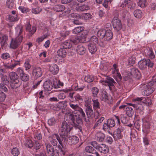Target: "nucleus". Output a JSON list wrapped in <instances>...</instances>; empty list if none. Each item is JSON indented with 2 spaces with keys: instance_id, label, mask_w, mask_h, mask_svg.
Listing matches in <instances>:
<instances>
[{
  "instance_id": "nucleus-18",
  "label": "nucleus",
  "mask_w": 156,
  "mask_h": 156,
  "mask_svg": "<svg viewBox=\"0 0 156 156\" xmlns=\"http://www.w3.org/2000/svg\"><path fill=\"white\" fill-rule=\"evenodd\" d=\"M98 150L102 153L106 154L109 151V149L105 144H102L99 145Z\"/></svg>"
},
{
  "instance_id": "nucleus-2",
  "label": "nucleus",
  "mask_w": 156,
  "mask_h": 156,
  "mask_svg": "<svg viewBox=\"0 0 156 156\" xmlns=\"http://www.w3.org/2000/svg\"><path fill=\"white\" fill-rule=\"evenodd\" d=\"M63 124L62 126L60 129V136L57 134H54L51 136V140L50 142L52 145L54 146H56L58 141L59 144L61 145H58V148L60 149V151L62 153L63 155H65V152L63 148V143L67 144V141L69 138V134L67 133L65 129L66 127L65 125Z\"/></svg>"
},
{
  "instance_id": "nucleus-15",
  "label": "nucleus",
  "mask_w": 156,
  "mask_h": 156,
  "mask_svg": "<svg viewBox=\"0 0 156 156\" xmlns=\"http://www.w3.org/2000/svg\"><path fill=\"white\" fill-rule=\"evenodd\" d=\"M43 87L45 91H50L52 89L53 85L50 81L47 80L44 83Z\"/></svg>"
},
{
  "instance_id": "nucleus-58",
  "label": "nucleus",
  "mask_w": 156,
  "mask_h": 156,
  "mask_svg": "<svg viewBox=\"0 0 156 156\" xmlns=\"http://www.w3.org/2000/svg\"><path fill=\"white\" fill-rule=\"evenodd\" d=\"M120 119L121 122L124 124L127 123L128 122V120L127 118L123 115H121Z\"/></svg>"
},
{
  "instance_id": "nucleus-46",
  "label": "nucleus",
  "mask_w": 156,
  "mask_h": 156,
  "mask_svg": "<svg viewBox=\"0 0 156 156\" xmlns=\"http://www.w3.org/2000/svg\"><path fill=\"white\" fill-rule=\"evenodd\" d=\"M93 101V106L95 109L100 108V103L98 99L94 100Z\"/></svg>"
},
{
  "instance_id": "nucleus-51",
  "label": "nucleus",
  "mask_w": 156,
  "mask_h": 156,
  "mask_svg": "<svg viewBox=\"0 0 156 156\" xmlns=\"http://www.w3.org/2000/svg\"><path fill=\"white\" fill-rule=\"evenodd\" d=\"M102 93H103V94L102 95V97L101 98V99L102 101H106L108 99L107 94L105 91L102 92Z\"/></svg>"
},
{
  "instance_id": "nucleus-45",
  "label": "nucleus",
  "mask_w": 156,
  "mask_h": 156,
  "mask_svg": "<svg viewBox=\"0 0 156 156\" xmlns=\"http://www.w3.org/2000/svg\"><path fill=\"white\" fill-rule=\"evenodd\" d=\"M20 153L19 150L17 147L13 148L11 151V153L15 156H18L20 154Z\"/></svg>"
},
{
  "instance_id": "nucleus-61",
  "label": "nucleus",
  "mask_w": 156,
  "mask_h": 156,
  "mask_svg": "<svg viewBox=\"0 0 156 156\" xmlns=\"http://www.w3.org/2000/svg\"><path fill=\"white\" fill-rule=\"evenodd\" d=\"M55 123V119L54 118H51L49 119L48 121V124L50 126H53L54 125Z\"/></svg>"
},
{
  "instance_id": "nucleus-1",
  "label": "nucleus",
  "mask_w": 156,
  "mask_h": 156,
  "mask_svg": "<svg viewBox=\"0 0 156 156\" xmlns=\"http://www.w3.org/2000/svg\"><path fill=\"white\" fill-rule=\"evenodd\" d=\"M64 119L66 121H64L62 122L61 126L63 123L65 124L66 127H65V129L68 134L73 127L77 129L80 132H82L81 125L82 120L80 115L72 113H68L66 114Z\"/></svg>"
},
{
  "instance_id": "nucleus-4",
  "label": "nucleus",
  "mask_w": 156,
  "mask_h": 156,
  "mask_svg": "<svg viewBox=\"0 0 156 156\" xmlns=\"http://www.w3.org/2000/svg\"><path fill=\"white\" fill-rule=\"evenodd\" d=\"M97 35L101 38H104L105 41H108L112 38L113 34L110 29L107 30L102 29L98 31L97 33Z\"/></svg>"
},
{
  "instance_id": "nucleus-11",
  "label": "nucleus",
  "mask_w": 156,
  "mask_h": 156,
  "mask_svg": "<svg viewBox=\"0 0 156 156\" xmlns=\"http://www.w3.org/2000/svg\"><path fill=\"white\" fill-rule=\"evenodd\" d=\"M25 27L26 31L29 32L28 34L29 37H30L36 32L37 29L36 27L33 26L31 29V25L29 22H27L26 24Z\"/></svg>"
},
{
  "instance_id": "nucleus-41",
  "label": "nucleus",
  "mask_w": 156,
  "mask_h": 156,
  "mask_svg": "<svg viewBox=\"0 0 156 156\" xmlns=\"http://www.w3.org/2000/svg\"><path fill=\"white\" fill-rule=\"evenodd\" d=\"M90 9L89 6L87 5H84L81 6L79 7L78 10L80 11H84Z\"/></svg>"
},
{
  "instance_id": "nucleus-5",
  "label": "nucleus",
  "mask_w": 156,
  "mask_h": 156,
  "mask_svg": "<svg viewBox=\"0 0 156 156\" xmlns=\"http://www.w3.org/2000/svg\"><path fill=\"white\" fill-rule=\"evenodd\" d=\"M9 76L12 82L10 86L12 89H16L20 87L21 83L19 81V76L16 73L11 72L9 73Z\"/></svg>"
},
{
  "instance_id": "nucleus-3",
  "label": "nucleus",
  "mask_w": 156,
  "mask_h": 156,
  "mask_svg": "<svg viewBox=\"0 0 156 156\" xmlns=\"http://www.w3.org/2000/svg\"><path fill=\"white\" fill-rule=\"evenodd\" d=\"M16 34L17 36L15 38H12L10 44V48L13 49L17 48L22 41L23 37L21 35L23 32L22 28L18 27L16 28Z\"/></svg>"
},
{
  "instance_id": "nucleus-32",
  "label": "nucleus",
  "mask_w": 156,
  "mask_h": 156,
  "mask_svg": "<svg viewBox=\"0 0 156 156\" xmlns=\"http://www.w3.org/2000/svg\"><path fill=\"white\" fill-rule=\"evenodd\" d=\"M147 52H145L146 55L148 56L151 59H153L155 58V55L154 53L152 50L151 49H149L147 50Z\"/></svg>"
},
{
  "instance_id": "nucleus-16",
  "label": "nucleus",
  "mask_w": 156,
  "mask_h": 156,
  "mask_svg": "<svg viewBox=\"0 0 156 156\" xmlns=\"http://www.w3.org/2000/svg\"><path fill=\"white\" fill-rule=\"evenodd\" d=\"M79 139L78 137L75 136H72L69 137L68 142V140H67V144H68L70 145L75 144L79 142Z\"/></svg>"
},
{
  "instance_id": "nucleus-35",
  "label": "nucleus",
  "mask_w": 156,
  "mask_h": 156,
  "mask_svg": "<svg viewBox=\"0 0 156 156\" xmlns=\"http://www.w3.org/2000/svg\"><path fill=\"white\" fill-rule=\"evenodd\" d=\"M84 28L83 27H78L75 28L73 30V34H76L83 31Z\"/></svg>"
},
{
  "instance_id": "nucleus-59",
  "label": "nucleus",
  "mask_w": 156,
  "mask_h": 156,
  "mask_svg": "<svg viewBox=\"0 0 156 156\" xmlns=\"http://www.w3.org/2000/svg\"><path fill=\"white\" fill-rule=\"evenodd\" d=\"M78 111L80 113V115L83 119L84 118H86L85 114L83 109L81 108L80 107Z\"/></svg>"
},
{
  "instance_id": "nucleus-56",
  "label": "nucleus",
  "mask_w": 156,
  "mask_h": 156,
  "mask_svg": "<svg viewBox=\"0 0 156 156\" xmlns=\"http://www.w3.org/2000/svg\"><path fill=\"white\" fill-rule=\"evenodd\" d=\"M69 105L72 108L75 110L78 111L80 108L77 104H73L70 103Z\"/></svg>"
},
{
  "instance_id": "nucleus-57",
  "label": "nucleus",
  "mask_w": 156,
  "mask_h": 156,
  "mask_svg": "<svg viewBox=\"0 0 156 156\" xmlns=\"http://www.w3.org/2000/svg\"><path fill=\"white\" fill-rule=\"evenodd\" d=\"M17 15H10L9 16V19L11 22H14L17 20Z\"/></svg>"
},
{
  "instance_id": "nucleus-31",
  "label": "nucleus",
  "mask_w": 156,
  "mask_h": 156,
  "mask_svg": "<svg viewBox=\"0 0 156 156\" xmlns=\"http://www.w3.org/2000/svg\"><path fill=\"white\" fill-rule=\"evenodd\" d=\"M24 145L26 147L31 148L33 146V143L31 140L27 139L24 141Z\"/></svg>"
},
{
  "instance_id": "nucleus-25",
  "label": "nucleus",
  "mask_w": 156,
  "mask_h": 156,
  "mask_svg": "<svg viewBox=\"0 0 156 156\" xmlns=\"http://www.w3.org/2000/svg\"><path fill=\"white\" fill-rule=\"evenodd\" d=\"M86 115L87 116V118H85L84 119V120L87 122H88L90 121V119L92 116L93 115V110L92 109L86 112Z\"/></svg>"
},
{
  "instance_id": "nucleus-21",
  "label": "nucleus",
  "mask_w": 156,
  "mask_h": 156,
  "mask_svg": "<svg viewBox=\"0 0 156 156\" xmlns=\"http://www.w3.org/2000/svg\"><path fill=\"white\" fill-rule=\"evenodd\" d=\"M45 147L47 152L48 154H51L55 150L52 145L48 142H46L45 143Z\"/></svg>"
},
{
  "instance_id": "nucleus-44",
  "label": "nucleus",
  "mask_w": 156,
  "mask_h": 156,
  "mask_svg": "<svg viewBox=\"0 0 156 156\" xmlns=\"http://www.w3.org/2000/svg\"><path fill=\"white\" fill-rule=\"evenodd\" d=\"M30 61L29 59H27L24 64V66L25 70H27L30 69L31 67V65L30 64Z\"/></svg>"
},
{
  "instance_id": "nucleus-13",
  "label": "nucleus",
  "mask_w": 156,
  "mask_h": 156,
  "mask_svg": "<svg viewBox=\"0 0 156 156\" xmlns=\"http://www.w3.org/2000/svg\"><path fill=\"white\" fill-rule=\"evenodd\" d=\"M88 34V32L87 31H83L81 32L80 34L77 36L76 39L80 42H84L86 41Z\"/></svg>"
},
{
  "instance_id": "nucleus-40",
  "label": "nucleus",
  "mask_w": 156,
  "mask_h": 156,
  "mask_svg": "<svg viewBox=\"0 0 156 156\" xmlns=\"http://www.w3.org/2000/svg\"><path fill=\"white\" fill-rule=\"evenodd\" d=\"M107 124L111 128L114 126L115 125V121L112 119H109L106 121Z\"/></svg>"
},
{
  "instance_id": "nucleus-53",
  "label": "nucleus",
  "mask_w": 156,
  "mask_h": 156,
  "mask_svg": "<svg viewBox=\"0 0 156 156\" xmlns=\"http://www.w3.org/2000/svg\"><path fill=\"white\" fill-rule=\"evenodd\" d=\"M82 17L85 20L91 19L92 16L89 13H83L82 14Z\"/></svg>"
},
{
  "instance_id": "nucleus-6",
  "label": "nucleus",
  "mask_w": 156,
  "mask_h": 156,
  "mask_svg": "<svg viewBox=\"0 0 156 156\" xmlns=\"http://www.w3.org/2000/svg\"><path fill=\"white\" fill-rule=\"evenodd\" d=\"M155 84L154 81H152L148 83L141 84L140 86V90H144V95L148 96L151 94L154 90V88L153 86Z\"/></svg>"
},
{
  "instance_id": "nucleus-42",
  "label": "nucleus",
  "mask_w": 156,
  "mask_h": 156,
  "mask_svg": "<svg viewBox=\"0 0 156 156\" xmlns=\"http://www.w3.org/2000/svg\"><path fill=\"white\" fill-rule=\"evenodd\" d=\"M20 77L22 80L24 81L27 82L28 81L29 79V75L25 73L23 74Z\"/></svg>"
},
{
  "instance_id": "nucleus-39",
  "label": "nucleus",
  "mask_w": 156,
  "mask_h": 156,
  "mask_svg": "<svg viewBox=\"0 0 156 156\" xmlns=\"http://www.w3.org/2000/svg\"><path fill=\"white\" fill-rule=\"evenodd\" d=\"M138 5L142 8L145 7L147 5L146 0H139L138 3Z\"/></svg>"
},
{
  "instance_id": "nucleus-43",
  "label": "nucleus",
  "mask_w": 156,
  "mask_h": 156,
  "mask_svg": "<svg viewBox=\"0 0 156 156\" xmlns=\"http://www.w3.org/2000/svg\"><path fill=\"white\" fill-rule=\"evenodd\" d=\"M95 149L94 148L90 146H87L85 148V150L86 152L93 153L95 152Z\"/></svg>"
},
{
  "instance_id": "nucleus-52",
  "label": "nucleus",
  "mask_w": 156,
  "mask_h": 156,
  "mask_svg": "<svg viewBox=\"0 0 156 156\" xmlns=\"http://www.w3.org/2000/svg\"><path fill=\"white\" fill-rule=\"evenodd\" d=\"M34 138L38 140H41L42 138V136L40 132H37L34 134Z\"/></svg>"
},
{
  "instance_id": "nucleus-10",
  "label": "nucleus",
  "mask_w": 156,
  "mask_h": 156,
  "mask_svg": "<svg viewBox=\"0 0 156 156\" xmlns=\"http://www.w3.org/2000/svg\"><path fill=\"white\" fill-rule=\"evenodd\" d=\"M126 6L130 9L133 10L135 8L136 5L131 0H124L122 2L121 7L124 8Z\"/></svg>"
},
{
  "instance_id": "nucleus-49",
  "label": "nucleus",
  "mask_w": 156,
  "mask_h": 156,
  "mask_svg": "<svg viewBox=\"0 0 156 156\" xmlns=\"http://www.w3.org/2000/svg\"><path fill=\"white\" fill-rule=\"evenodd\" d=\"M42 11V9L39 7L33 8L32 9L31 11L33 13L37 14L39 13Z\"/></svg>"
},
{
  "instance_id": "nucleus-8",
  "label": "nucleus",
  "mask_w": 156,
  "mask_h": 156,
  "mask_svg": "<svg viewBox=\"0 0 156 156\" xmlns=\"http://www.w3.org/2000/svg\"><path fill=\"white\" fill-rule=\"evenodd\" d=\"M100 82L103 84L108 85L111 90H112V88L110 86H114V84L116 83L113 78L108 76H105L102 78L100 80Z\"/></svg>"
},
{
  "instance_id": "nucleus-12",
  "label": "nucleus",
  "mask_w": 156,
  "mask_h": 156,
  "mask_svg": "<svg viewBox=\"0 0 156 156\" xmlns=\"http://www.w3.org/2000/svg\"><path fill=\"white\" fill-rule=\"evenodd\" d=\"M124 130V128L122 126H119L116 129L113 135L114 139L117 140L121 138L122 137L121 132L123 131Z\"/></svg>"
},
{
  "instance_id": "nucleus-24",
  "label": "nucleus",
  "mask_w": 156,
  "mask_h": 156,
  "mask_svg": "<svg viewBox=\"0 0 156 156\" xmlns=\"http://www.w3.org/2000/svg\"><path fill=\"white\" fill-rule=\"evenodd\" d=\"M53 9L55 11L57 12H61L65 9V6L61 5H54Z\"/></svg>"
},
{
  "instance_id": "nucleus-33",
  "label": "nucleus",
  "mask_w": 156,
  "mask_h": 156,
  "mask_svg": "<svg viewBox=\"0 0 156 156\" xmlns=\"http://www.w3.org/2000/svg\"><path fill=\"white\" fill-rule=\"evenodd\" d=\"M98 43V39L97 37L95 35L92 36L90 38L89 43L96 45Z\"/></svg>"
},
{
  "instance_id": "nucleus-47",
  "label": "nucleus",
  "mask_w": 156,
  "mask_h": 156,
  "mask_svg": "<svg viewBox=\"0 0 156 156\" xmlns=\"http://www.w3.org/2000/svg\"><path fill=\"white\" fill-rule=\"evenodd\" d=\"M84 80L86 82L90 83L93 81L94 77L92 76H87L85 77Z\"/></svg>"
},
{
  "instance_id": "nucleus-63",
  "label": "nucleus",
  "mask_w": 156,
  "mask_h": 156,
  "mask_svg": "<svg viewBox=\"0 0 156 156\" xmlns=\"http://www.w3.org/2000/svg\"><path fill=\"white\" fill-rule=\"evenodd\" d=\"M6 98L5 95L2 92H0V101H4Z\"/></svg>"
},
{
  "instance_id": "nucleus-48",
  "label": "nucleus",
  "mask_w": 156,
  "mask_h": 156,
  "mask_svg": "<svg viewBox=\"0 0 156 156\" xmlns=\"http://www.w3.org/2000/svg\"><path fill=\"white\" fill-rule=\"evenodd\" d=\"M99 92L98 88L96 87H94L92 90V93L94 97H96Z\"/></svg>"
},
{
  "instance_id": "nucleus-29",
  "label": "nucleus",
  "mask_w": 156,
  "mask_h": 156,
  "mask_svg": "<svg viewBox=\"0 0 156 156\" xmlns=\"http://www.w3.org/2000/svg\"><path fill=\"white\" fill-rule=\"evenodd\" d=\"M131 74L133 76L136 77L140 75V73L138 69L136 68H132L131 69Z\"/></svg>"
},
{
  "instance_id": "nucleus-64",
  "label": "nucleus",
  "mask_w": 156,
  "mask_h": 156,
  "mask_svg": "<svg viewBox=\"0 0 156 156\" xmlns=\"http://www.w3.org/2000/svg\"><path fill=\"white\" fill-rule=\"evenodd\" d=\"M10 56L8 53H3L2 54L1 57L4 59H6L10 58Z\"/></svg>"
},
{
  "instance_id": "nucleus-50",
  "label": "nucleus",
  "mask_w": 156,
  "mask_h": 156,
  "mask_svg": "<svg viewBox=\"0 0 156 156\" xmlns=\"http://www.w3.org/2000/svg\"><path fill=\"white\" fill-rule=\"evenodd\" d=\"M104 117H101L100 119L98 120L95 124L93 127L94 129H95L97 127L100 126L101 123L104 120Z\"/></svg>"
},
{
  "instance_id": "nucleus-19",
  "label": "nucleus",
  "mask_w": 156,
  "mask_h": 156,
  "mask_svg": "<svg viewBox=\"0 0 156 156\" xmlns=\"http://www.w3.org/2000/svg\"><path fill=\"white\" fill-rule=\"evenodd\" d=\"M49 70L53 74H56L59 71L58 67L57 65L53 64L50 66Z\"/></svg>"
},
{
  "instance_id": "nucleus-17",
  "label": "nucleus",
  "mask_w": 156,
  "mask_h": 156,
  "mask_svg": "<svg viewBox=\"0 0 156 156\" xmlns=\"http://www.w3.org/2000/svg\"><path fill=\"white\" fill-rule=\"evenodd\" d=\"M87 47L89 52L92 54L94 53L97 51L96 45L92 43H88Z\"/></svg>"
},
{
  "instance_id": "nucleus-38",
  "label": "nucleus",
  "mask_w": 156,
  "mask_h": 156,
  "mask_svg": "<svg viewBox=\"0 0 156 156\" xmlns=\"http://www.w3.org/2000/svg\"><path fill=\"white\" fill-rule=\"evenodd\" d=\"M6 3L8 7L10 9H12L15 7L13 0H7Z\"/></svg>"
},
{
  "instance_id": "nucleus-54",
  "label": "nucleus",
  "mask_w": 156,
  "mask_h": 156,
  "mask_svg": "<svg viewBox=\"0 0 156 156\" xmlns=\"http://www.w3.org/2000/svg\"><path fill=\"white\" fill-rule=\"evenodd\" d=\"M136 58L135 57L132 56L129 59L128 63L129 65L133 66L135 62Z\"/></svg>"
},
{
  "instance_id": "nucleus-55",
  "label": "nucleus",
  "mask_w": 156,
  "mask_h": 156,
  "mask_svg": "<svg viewBox=\"0 0 156 156\" xmlns=\"http://www.w3.org/2000/svg\"><path fill=\"white\" fill-rule=\"evenodd\" d=\"M92 99L91 98L87 97L86 98L85 100V106L91 105L90 104L91 102Z\"/></svg>"
},
{
  "instance_id": "nucleus-20",
  "label": "nucleus",
  "mask_w": 156,
  "mask_h": 156,
  "mask_svg": "<svg viewBox=\"0 0 156 156\" xmlns=\"http://www.w3.org/2000/svg\"><path fill=\"white\" fill-rule=\"evenodd\" d=\"M77 53L80 55H83L86 51V48L82 45H79L77 46L76 48Z\"/></svg>"
},
{
  "instance_id": "nucleus-26",
  "label": "nucleus",
  "mask_w": 156,
  "mask_h": 156,
  "mask_svg": "<svg viewBox=\"0 0 156 156\" xmlns=\"http://www.w3.org/2000/svg\"><path fill=\"white\" fill-rule=\"evenodd\" d=\"M137 112L140 114H142L144 108L143 106L140 104H134L133 105Z\"/></svg>"
},
{
  "instance_id": "nucleus-60",
  "label": "nucleus",
  "mask_w": 156,
  "mask_h": 156,
  "mask_svg": "<svg viewBox=\"0 0 156 156\" xmlns=\"http://www.w3.org/2000/svg\"><path fill=\"white\" fill-rule=\"evenodd\" d=\"M34 146V149H35L36 151L39 150L41 147V144L37 141H35V142Z\"/></svg>"
},
{
  "instance_id": "nucleus-34",
  "label": "nucleus",
  "mask_w": 156,
  "mask_h": 156,
  "mask_svg": "<svg viewBox=\"0 0 156 156\" xmlns=\"http://www.w3.org/2000/svg\"><path fill=\"white\" fill-rule=\"evenodd\" d=\"M111 127L109 125L107 124V122L103 124L102 129L105 131L108 132L109 134L112 135V134L110 131Z\"/></svg>"
},
{
  "instance_id": "nucleus-14",
  "label": "nucleus",
  "mask_w": 156,
  "mask_h": 156,
  "mask_svg": "<svg viewBox=\"0 0 156 156\" xmlns=\"http://www.w3.org/2000/svg\"><path fill=\"white\" fill-rule=\"evenodd\" d=\"M43 71L41 68L37 67L34 68L32 73V75L37 78L41 77Z\"/></svg>"
},
{
  "instance_id": "nucleus-28",
  "label": "nucleus",
  "mask_w": 156,
  "mask_h": 156,
  "mask_svg": "<svg viewBox=\"0 0 156 156\" xmlns=\"http://www.w3.org/2000/svg\"><path fill=\"white\" fill-rule=\"evenodd\" d=\"M62 45L64 49H69L72 47V42L70 41H67L64 42L62 44Z\"/></svg>"
},
{
  "instance_id": "nucleus-7",
  "label": "nucleus",
  "mask_w": 156,
  "mask_h": 156,
  "mask_svg": "<svg viewBox=\"0 0 156 156\" xmlns=\"http://www.w3.org/2000/svg\"><path fill=\"white\" fill-rule=\"evenodd\" d=\"M138 65L140 69L144 70L147 66L152 67L153 66L154 63L149 59H143L138 62Z\"/></svg>"
},
{
  "instance_id": "nucleus-27",
  "label": "nucleus",
  "mask_w": 156,
  "mask_h": 156,
  "mask_svg": "<svg viewBox=\"0 0 156 156\" xmlns=\"http://www.w3.org/2000/svg\"><path fill=\"white\" fill-rule=\"evenodd\" d=\"M58 55L60 57L64 58L65 57L66 54V52L65 49L61 48L57 51Z\"/></svg>"
},
{
  "instance_id": "nucleus-30",
  "label": "nucleus",
  "mask_w": 156,
  "mask_h": 156,
  "mask_svg": "<svg viewBox=\"0 0 156 156\" xmlns=\"http://www.w3.org/2000/svg\"><path fill=\"white\" fill-rule=\"evenodd\" d=\"M126 112L127 115L129 117H132L133 115V108L130 107L126 108Z\"/></svg>"
},
{
  "instance_id": "nucleus-23",
  "label": "nucleus",
  "mask_w": 156,
  "mask_h": 156,
  "mask_svg": "<svg viewBox=\"0 0 156 156\" xmlns=\"http://www.w3.org/2000/svg\"><path fill=\"white\" fill-rule=\"evenodd\" d=\"M105 137V134L101 132H99L96 133L95 136L96 139L100 142H102L104 140Z\"/></svg>"
},
{
  "instance_id": "nucleus-37",
  "label": "nucleus",
  "mask_w": 156,
  "mask_h": 156,
  "mask_svg": "<svg viewBox=\"0 0 156 156\" xmlns=\"http://www.w3.org/2000/svg\"><path fill=\"white\" fill-rule=\"evenodd\" d=\"M1 81L5 85L9 84V77L6 75H3L2 76Z\"/></svg>"
},
{
  "instance_id": "nucleus-22",
  "label": "nucleus",
  "mask_w": 156,
  "mask_h": 156,
  "mask_svg": "<svg viewBox=\"0 0 156 156\" xmlns=\"http://www.w3.org/2000/svg\"><path fill=\"white\" fill-rule=\"evenodd\" d=\"M8 40V36L5 35H4L0 37V43L2 48L4 45L7 44Z\"/></svg>"
},
{
  "instance_id": "nucleus-62",
  "label": "nucleus",
  "mask_w": 156,
  "mask_h": 156,
  "mask_svg": "<svg viewBox=\"0 0 156 156\" xmlns=\"http://www.w3.org/2000/svg\"><path fill=\"white\" fill-rule=\"evenodd\" d=\"M0 90L6 92L8 90L5 85L1 83L0 84Z\"/></svg>"
},
{
  "instance_id": "nucleus-36",
  "label": "nucleus",
  "mask_w": 156,
  "mask_h": 156,
  "mask_svg": "<svg viewBox=\"0 0 156 156\" xmlns=\"http://www.w3.org/2000/svg\"><path fill=\"white\" fill-rule=\"evenodd\" d=\"M133 14L136 18L138 19L141 18L142 16V12L140 10H136L134 11Z\"/></svg>"
},
{
  "instance_id": "nucleus-9",
  "label": "nucleus",
  "mask_w": 156,
  "mask_h": 156,
  "mask_svg": "<svg viewBox=\"0 0 156 156\" xmlns=\"http://www.w3.org/2000/svg\"><path fill=\"white\" fill-rule=\"evenodd\" d=\"M112 23L114 29L117 32L122 28V25L121 20L117 17H114L112 21Z\"/></svg>"
}]
</instances>
